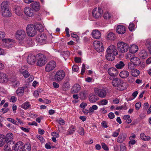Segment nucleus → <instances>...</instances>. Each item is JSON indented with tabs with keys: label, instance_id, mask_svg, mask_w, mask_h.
Instances as JSON below:
<instances>
[{
	"label": "nucleus",
	"instance_id": "obj_45",
	"mask_svg": "<svg viewBox=\"0 0 151 151\" xmlns=\"http://www.w3.org/2000/svg\"><path fill=\"white\" fill-rule=\"evenodd\" d=\"M75 130V128L73 126H72L69 128L68 131L67 132V134L70 135L73 134Z\"/></svg>",
	"mask_w": 151,
	"mask_h": 151
},
{
	"label": "nucleus",
	"instance_id": "obj_21",
	"mask_svg": "<svg viewBox=\"0 0 151 151\" xmlns=\"http://www.w3.org/2000/svg\"><path fill=\"white\" fill-rule=\"evenodd\" d=\"M116 31L119 34H123L125 32L126 29L124 26L120 25L117 27Z\"/></svg>",
	"mask_w": 151,
	"mask_h": 151
},
{
	"label": "nucleus",
	"instance_id": "obj_11",
	"mask_svg": "<svg viewBox=\"0 0 151 151\" xmlns=\"http://www.w3.org/2000/svg\"><path fill=\"white\" fill-rule=\"evenodd\" d=\"M94 91L96 94L100 97L104 98L106 96V91L104 89L96 88L94 89Z\"/></svg>",
	"mask_w": 151,
	"mask_h": 151
},
{
	"label": "nucleus",
	"instance_id": "obj_7",
	"mask_svg": "<svg viewBox=\"0 0 151 151\" xmlns=\"http://www.w3.org/2000/svg\"><path fill=\"white\" fill-rule=\"evenodd\" d=\"M65 75L64 71L62 70H58L54 76V79L57 82L61 81L65 77Z\"/></svg>",
	"mask_w": 151,
	"mask_h": 151
},
{
	"label": "nucleus",
	"instance_id": "obj_44",
	"mask_svg": "<svg viewBox=\"0 0 151 151\" xmlns=\"http://www.w3.org/2000/svg\"><path fill=\"white\" fill-rule=\"evenodd\" d=\"M61 55H62L64 58L65 59L69 57L70 55V52L68 51H64L61 53Z\"/></svg>",
	"mask_w": 151,
	"mask_h": 151
},
{
	"label": "nucleus",
	"instance_id": "obj_14",
	"mask_svg": "<svg viewBox=\"0 0 151 151\" xmlns=\"http://www.w3.org/2000/svg\"><path fill=\"white\" fill-rule=\"evenodd\" d=\"M138 47L137 45H132L130 46L129 50L131 53H127V58H130L131 57V53L134 54L136 53L138 51Z\"/></svg>",
	"mask_w": 151,
	"mask_h": 151
},
{
	"label": "nucleus",
	"instance_id": "obj_43",
	"mask_svg": "<svg viewBox=\"0 0 151 151\" xmlns=\"http://www.w3.org/2000/svg\"><path fill=\"white\" fill-rule=\"evenodd\" d=\"M131 74L134 77H137L139 74V71L137 69H134L131 71Z\"/></svg>",
	"mask_w": 151,
	"mask_h": 151
},
{
	"label": "nucleus",
	"instance_id": "obj_8",
	"mask_svg": "<svg viewBox=\"0 0 151 151\" xmlns=\"http://www.w3.org/2000/svg\"><path fill=\"white\" fill-rule=\"evenodd\" d=\"M26 34L25 32L23 30H19L17 31L16 33V38L20 42L23 41L25 37Z\"/></svg>",
	"mask_w": 151,
	"mask_h": 151
},
{
	"label": "nucleus",
	"instance_id": "obj_49",
	"mask_svg": "<svg viewBox=\"0 0 151 151\" xmlns=\"http://www.w3.org/2000/svg\"><path fill=\"white\" fill-rule=\"evenodd\" d=\"M12 84L13 86L14 87H17L19 85V81L14 80L12 81Z\"/></svg>",
	"mask_w": 151,
	"mask_h": 151
},
{
	"label": "nucleus",
	"instance_id": "obj_22",
	"mask_svg": "<svg viewBox=\"0 0 151 151\" xmlns=\"http://www.w3.org/2000/svg\"><path fill=\"white\" fill-rule=\"evenodd\" d=\"M109 75L111 76H116L118 74V71L116 69L114 68H109L108 70Z\"/></svg>",
	"mask_w": 151,
	"mask_h": 151
},
{
	"label": "nucleus",
	"instance_id": "obj_28",
	"mask_svg": "<svg viewBox=\"0 0 151 151\" xmlns=\"http://www.w3.org/2000/svg\"><path fill=\"white\" fill-rule=\"evenodd\" d=\"M129 73L127 70H123L121 71L119 73V76L123 79H125L128 77Z\"/></svg>",
	"mask_w": 151,
	"mask_h": 151
},
{
	"label": "nucleus",
	"instance_id": "obj_13",
	"mask_svg": "<svg viewBox=\"0 0 151 151\" xmlns=\"http://www.w3.org/2000/svg\"><path fill=\"white\" fill-rule=\"evenodd\" d=\"M12 40L4 38L2 39V46L4 47L9 48L12 47L13 42Z\"/></svg>",
	"mask_w": 151,
	"mask_h": 151
},
{
	"label": "nucleus",
	"instance_id": "obj_18",
	"mask_svg": "<svg viewBox=\"0 0 151 151\" xmlns=\"http://www.w3.org/2000/svg\"><path fill=\"white\" fill-rule=\"evenodd\" d=\"M23 143L21 141L17 142L14 147V151H21L23 147Z\"/></svg>",
	"mask_w": 151,
	"mask_h": 151
},
{
	"label": "nucleus",
	"instance_id": "obj_9",
	"mask_svg": "<svg viewBox=\"0 0 151 151\" xmlns=\"http://www.w3.org/2000/svg\"><path fill=\"white\" fill-rule=\"evenodd\" d=\"M103 14V11L102 9L99 7L95 8L92 11V14L93 17L95 18H99Z\"/></svg>",
	"mask_w": 151,
	"mask_h": 151
},
{
	"label": "nucleus",
	"instance_id": "obj_41",
	"mask_svg": "<svg viewBox=\"0 0 151 151\" xmlns=\"http://www.w3.org/2000/svg\"><path fill=\"white\" fill-rule=\"evenodd\" d=\"M36 30L40 32H43L44 30V28L42 24H36Z\"/></svg>",
	"mask_w": 151,
	"mask_h": 151
},
{
	"label": "nucleus",
	"instance_id": "obj_25",
	"mask_svg": "<svg viewBox=\"0 0 151 151\" xmlns=\"http://www.w3.org/2000/svg\"><path fill=\"white\" fill-rule=\"evenodd\" d=\"M127 137V135L126 134H120L117 138V142L120 143H122L125 140Z\"/></svg>",
	"mask_w": 151,
	"mask_h": 151
},
{
	"label": "nucleus",
	"instance_id": "obj_6",
	"mask_svg": "<svg viewBox=\"0 0 151 151\" xmlns=\"http://www.w3.org/2000/svg\"><path fill=\"white\" fill-rule=\"evenodd\" d=\"M37 65L39 66H42L44 65L47 62V60L45 56L41 54L37 55Z\"/></svg>",
	"mask_w": 151,
	"mask_h": 151
},
{
	"label": "nucleus",
	"instance_id": "obj_16",
	"mask_svg": "<svg viewBox=\"0 0 151 151\" xmlns=\"http://www.w3.org/2000/svg\"><path fill=\"white\" fill-rule=\"evenodd\" d=\"M24 13L27 16L32 17L34 14L33 10L29 7H25L24 9Z\"/></svg>",
	"mask_w": 151,
	"mask_h": 151
},
{
	"label": "nucleus",
	"instance_id": "obj_10",
	"mask_svg": "<svg viewBox=\"0 0 151 151\" xmlns=\"http://www.w3.org/2000/svg\"><path fill=\"white\" fill-rule=\"evenodd\" d=\"M56 65V63L55 61L52 60L49 62L45 66V70L47 72L51 71L55 68Z\"/></svg>",
	"mask_w": 151,
	"mask_h": 151
},
{
	"label": "nucleus",
	"instance_id": "obj_56",
	"mask_svg": "<svg viewBox=\"0 0 151 151\" xmlns=\"http://www.w3.org/2000/svg\"><path fill=\"white\" fill-rule=\"evenodd\" d=\"M134 64L132 63H129L128 64V68L130 70H132L134 69Z\"/></svg>",
	"mask_w": 151,
	"mask_h": 151
},
{
	"label": "nucleus",
	"instance_id": "obj_15",
	"mask_svg": "<svg viewBox=\"0 0 151 151\" xmlns=\"http://www.w3.org/2000/svg\"><path fill=\"white\" fill-rule=\"evenodd\" d=\"M6 143L4 147V150L7 151H10L13 150L14 147L15 145L14 142L10 141V142H6Z\"/></svg>",
	"mask_w": 151,
	"mask_h": 151
},
{
	"label": "nucleus",
	"instance_id": "obj_58",
	"mask_svg": "<svg viewBox=\"0 0 151 151\" xmlns=\"http://www.w3.org/2000/svg\"><path fill=\"white\" fill-rule=\"evenodd\" d=\"M120 147V151H126V147L124 144L121 145Z\"/></svg>",
	"mask_w": 151,
	"mask_h": 151
},
{
	"label": "nucleus",
	"instance_id": "obj_31",
	"mask_svg": "<svg viewBox=\"0 0 151 151\" xmlns=\"http://www.w3.org/2000/svg\"><path fill=\"white\" fill-rule=\"evenodd\" d=\"M88 91H83L79 93L80 98L81 99H85L88 96Z\"/></svg>",
	"mask_w": 151,
	"mask_h": 151
},
{
	"label": "nucleus",
	"instance_id": "obj_17",
	"mask_svg": "<svg viewBox=\"0 0 151 151\" xmlns=\"http://www.w3.org/2000/svg\"><path fill=\"white\" fill-rule=\"evenodd\" d=\"M46 39L47 37L45 34H40L37 37L36 40L37 42L41 43L45 42Z\"/></svg>",
	"mask_w": 151,
	"mask_h": 151
},
{
	"label": "nucleus",
	"instance_id": "obj_3",
	"mask_svg": "<svg viewBox=\"0 0 151 151\" xmlns=\"http://www.w3.org/2000/svg\"><path fill=\"white\" fill-rule=\"evenodd\" d=\"M9 4L8 1H4L1 4V11L2 15L4 17H10L12 15L8 8Z\"/></svg>",
	"mask_w": 151,
	"mask_h": 151
},
{
	"label": "nucleus",
	"instance_id": "obj_60",
	"mask_svg": "<svg viewBox=\"0 0 151 151\" xmlns=\"http://www.w3.org/2000/svg\"><path fill=\"white\" fill-rule=\"evenodd\" d=\"M128 81L129 83H133L134 81V78L133 77L130 76L128 78Z\"/></svg>",
	"mask_w": 151,
	"mask_h": 151
},
{
	"label": "nucleus",
	"instance_id": "obj_52",
	"mask_svg": "<svg viewBox=\"0 0 151 151\" xmlns=\"http://www.w3.org/2000/svg\"><path fill=\"white\" fill-rule=\"evenodd\" d=\"M108 101L106 99H103L99 102V104L101 105H105L107 104Z\"/></svg>",
	"mask_w": 151,
	"mask_h": 151
},
{
	"label": "nucleus",
	"instance_id": "obj_54",
	"mask_svg": "<svg viewBox=\"0 0 151 151\" xmlns=\"http://www.w3.org/2000/svg\"><path fill=\"white\" fill-rule=\"evenodd\" d=\"M56 122L58 123L60 125H63L65 123L64 120L62 118H59L57 120Z\"/></svg>",
	"mask_w": 151,
	"mask_h": 151
},
{
	"label": "nucleus",
	"instance_id": "obj_34",
	"mask_svg": "<svg viewBox=\"0 0 151 151\" xmlns=\"http://www.w3.org/2000/svg\"><path fill=\"white\" fill-rule=\"evenodd\" d=\"M141 139L145 141H148L151 139V137L149 136H146L143 133H142L140 134Z\"/></svg>",
	"mask_w": 151,
	"mask_h": 151
},
{
	"label": "nucleus",
	"instance_id": "obj_55",
	"mask_svg": "<svg viewBox=\"0 0 151 151\" xmlns=\"http://www.w3.org/2000/svg\"><path fill=\"white\" fill-rule=\"evenodd\" d=\"M120 131V129L119 128L116 131L113 132L112 135V136L114 137H117L119 134Z\"/></svg>",
	"mask_w": 151,
	"mask_h": 151
},
{
	"label": "nucleus",
	"instance_id": "obj_47",
	"mask_svg": "<svg viewBox=\"0 0 151 151\" xmlns=\"http://www.w3.org/2000/svg\"><path fill=\"white\" fill-rule=\"evenodd\" d=\"M146 44L148 47L149 51L151 54V40H147L146 41Z\"/></svg>",
	"mask_w": 151,
	"mask_h": 151
},
{
	"label": "nucleus",
	"instance_id": "obj_20",
	"mask_svg": "<svg viewBox=\"0 0 151 151\" xmlns=\"http://www.w3.org/2000/svg\"><path fill=\"white\" fill-rule=\"evenodd\" d=\"M36 57L32 55H29L28 56L27 58V63L30 65H33L36 61Z\"/></svg>",
	"mask_w": 151,
	"mask_h": 151
},
{
	"label": "nucleus",
	"instance_id": "obj_5",
	"mask_svg": "<svg viewBox=\"0 0 151 151\" xmlns=\"http://www.w3.org/2000/svg\"><path fill=\"white\" fill-rule=\"evenodd\" d=\"M118 51L122 53L127 52L129 48L128 45L122 42H119L117 44Z\"/></svg>",
	"mask_w": 151,
	"mask_h": 151
},
{
	"label": "nucleus",
	"instance_id": "obj_24",
	"mask_svg": "<svg viewBox=\"0 0 151 151\" xmlns=\"http://www.w3.org/2000/svg\"><path fill=\"white\" fill-rule=\"evenodd\" d=\"M130 61L134 65L136 66H138L141 63L140 59L136 57L131 58L130 59Z\"/></svg>",
	"mask_w": 151,
	"mask_h": 151
},
{
	"label": "nucleus",
	"instance_id": "obj_12",
	"mask_svg": "<svg viewBox=\"0 0 151 151\" xmlns=\"http://www.w3.org/2000/svg\"><path fill=\"white\" fill-rule=\"evenodd\" d=\"M93 45L95 49L100 52L104 50V47L102 42L98 41H95L93 42Z\"/></svg>",
	"mask_w": 151,
	"mask_h": 151
},
{
	"label": "nucleus",
	"instance_id": "obj_37",
	"mask_svg": "<svg viewBox=\"0 0 151 151\" xmlns=\"http://www.w3.org/2000/svg\"><path fill=\"white\" fill-rule=\"evenodd\" d=\"M30 106L29 102L27 101L22 104L21 105V107L24 109H27L29 108Z\"/></svg>",
	"mask_w": 151,
	"mask_h": 151
},
{
	"label": "nucleus",
	"instance_id": "obj_2",
	"mask_svg": "<svg viewBox=\"0 0 151 151\" xmlns=\"http://www.w3.org/2000/svg\"><path fill=\"white\" fill-rule=\"evenodd\" d=\"M112 84L119 90H123L127 87L126 83L120 78H115L113 80Z\"/></svg>",
	"mask_w": 151,
	"mask_h": 151
},
{
	"label": "nucleus",
	"instance_id": "obj_62",
	"mask_svg": "<svg viewBox=\"0 0 151 151\" xmlns=\"http://www.w3.org/2000/svg\"><path fill=\"white\" fill-rule=\"evenodd\" d=\"M17 99L16 97L14 96H13L10 99V101L14 103L17 101Z\"/></svg>",
	"mask_w": 151,
	"mask_h": 151
},
{
	"label": "nucleus",
	"instance_id": "obj_53",
	"mask_svg": "<svg viewBox=\"0 0 151 151\" xmlns=\"http://www.w3.org/2000/svg\"><path fill=\"white\" fill-rule=\"evenodd\" d=\"M7 120L14 124L16 125H17V121L11 118H7Z\"/></svg>",
	"mask_w": 151,
	"mask_h": 151
},
{
	"label": "nucleus",
	"instance_id": "obj_26",
	"mask_svg": "<svg viewBox=\"0 0 151 151\" xmlns=\"http://www.w3.org/2000/svg\"><path fill=\"white\" fill-rule=\"evenodd\" d=\"M14 9V11L17 15L19 16L22 15L23 9L20 7L15 6Z\"/></svg>",
	"mask_w": 151,
	"mask_h": 151
},
{
	"label": "nucleus",
	"instance_id": "obj_27",
	"mask_svg": "<svg viewBox=\"0 0 151 151\" xmlns=\"http://www.w3.org/2000/svg\"><path fill=\"white\" fill-rule=\"evenodd\" d=\"M92 37L96 39L99 38L101 37V33L100 32L97 30H94L92 32Z\"/></svg>",
	"mask_w": 151,
	"mask_h": 151
},
{
	"label": "nucleus",
	"instance_id": "obj_59",
	"mask_svg": "<svg viewBox=\"0 0 151 151\" xmlns=\"http://www.w3.org/2000/svg\"><path fill=\"white\" fill-rule=\"evenodd\" d=\"M101 145L103 149L106 151H108L109 150L108 147L105 143H102Z\"/></svg>",
	"mask_w": 151,
	"mask_h": 151
},
{
	"label": "nucleus",
	"instance_id": "obj_40",
	"mask_svg": "<svg viewBox=\"0 0 151 151\" xmlns=\"http://www.w3.org/2000/svg\"><path fill=\"white\" fill-rule=\"evenodd\" d=\"M5 138V136L4 135H0V147L3 146L6 142Z\"/></svg>",
	"mask_w": 151,
	"mask_h": 151
},
{
	"label": "nucleus",
	"instance_id": "obj_38",
	"mask_svg": "<svg viewBox=\"0 0 151 151\" xmlns=\"http://www.w3.org/2000/svg\"><path fill=\"white\" fill-rule=\"evenodd\" d=\"M31 150V146L29 144H27L23 145L22 148V151H30Z\"/></svg>",
	"mask_w": 151,
	"mask_h": 151
},
{
	"label": "nucleus",
	"instance_id": "obj_36",
	"mask_svg": "<svg viewBox=\"0 0 151 151\" xmlns=\"http://www.w3.org/2000/svg\"><path fill=\"white\" fill-rule=\"evenodd\" d=\"M24 89L22 87L19 88L16 91V93L17 95L21 96L23 94Z\"/></svg>",
	"mask_w": 151,
	"mask_h": 151
},
{
	"label": "nucleus",
	"instance_id": "obj_57",
	"mask_svg": "<svg viewBox=\"0 0 151 151\" xmlns=\"http://www.w3.org/2000/svg\"><path fill=\"white\" fill-rule=\"evenodd\" d=\"M37 137L40 141L42 143L45 142V140L42 136L40 135H37Z\"/></svg>",
	"mask_w": 151,
	"mask_h": 151
},
{
	"label": "nucleus",
	"instance_id": "obj_63",
	"mask_svg": "<svg viewBox=\"0 0 151 151\" xmlns=\"http://www.w3.org/2000/svg\"><path fill=\"white\" fill-rule=\"evenodd\" d=\"M134 24H130L129 26V29L130 31H132L134 29Z\"/></svg>",
	"mask_w": 151,
	"mask_h": 151
},
{
	"label": "nucleus",
	"instance_id": "obj_19",
	"mask_svg": "<svg viewBox=\"0 0 151 151\" xmlns=\"http://www.w3.org/2000/svg\"><path fill=\"white\" fill-rule=\"evenodd\" d=\"M30 6L33 10L36 11H39L40 8V3L37 1H33L30 4Z\"/></svg>",
	"mask_w": 151,
	"mask_h": 151
},
{
	"label": "nucleus",
	"instance_id": "obj_4",
	"mask_svg": "<svg viewBox=\"0 0 151 151\" xmlns=\"http://www.w3.org/2000/svg\"><path fill=\"white\" fill-rule=\"evenodd\" d=\"M26 31L27 35L30 37H33L37 34L36 27L35 25L29 24L26 27Z\"/></svg>",
	"mask_w": 151,
	"mask_h": 151
},
{
	"label": "nucleus",
	"instance_id": "obj_50",
	"mask_svg": "<svg viewBox=\"0 0 151 151\" xmlns=\"http://www.w3.org/2000/svg\"><path fill=\"white\" fill-rule=\"evenodd\" d=\"M78 132L80 135L83 136L85 133L83 127H79V129L78 130Z\"/></svg>",
	"mask_w": 151,
	"mask_h": 151
},
{
	"label": "nucleus",
	"instance_id": "obj_46",
	"mask_svg": "<svg viewBox=\"0 0 151 151\" xmlns=\"http://www.w3.org/2000/svg\"><path fill=\"white\" fill-rule=\"evenodd\" d=\"M111 15L110 13L107 12H105L104 15V17L105 19H109L111 18Z\"/></svg>",
	"mask_w": 151,
	"mask_h": 151
},
{
	"label": "nucleus",
	"instance_id": "obj_1",
	"mask_svg": "<svg viewBox=\"0 0 151 151\" xmlns=\"http://www.w3.org/2000/svg\"><path fill=\"white\" fill-rule=\"evenodd\" d=\"M106 53V58L109 61H112L114 60L115 58L114 56L118 54L116 47L113 45H110L108 47Z\"/></svg>",
	"mask_w": 151,
	"mask_h": 151
},
{
	"label": "nucleus",
	"instance_id": "obj_39",
	"mask_svg": "<svg viewBox=\"0 0 151 151\" xmlns=\"http://www.w3.org/2000/svg\"><path fill=\"white\" fill-rule=\"evenodd\" d=\"M125 64L124 62L122 61H120L116 63L115 65V67L117 69H122L123 68Z\"/></svg>",
	"mask_w": 151,
	"mask_h": 151
},
{
	"label": "nucleus",
	"instance_id": "obj_64",
	"mask_svg": "<svg viewBox=\"0 0 151 151\" xmlns=\"http://www.w3.org/2000/svg\"><path fill=\"white\" fill-rule=\"evenodd\" d=\"M85 65L84 64H83L82 65V66L81 72V73L82 74V75H83L84 73L85 72Z\"/></svg>",
	"mask_w": 151,
	"mask_h": 151
},
{
	"label": "nucleus",
	"instance_id": "obj_61",
	"mask_svg": "<svg viewBox=\"0 0 151 151\" xmlns=\"http://www.w3.org/2000/svg\"><path fill=\"white\" fill-rule=\"evenodd\" d=\"M141 106V104L140 102H138L135 105V109L138 110L140 108Z\"/></svg>",
	"mask_w": 151,
	"mask_h": 151
},
{
	"label": "nucleus",
	"instance_id": "obj_33",
	"mask_svg": "<svg viewBox=\"0 0 151 151\" xmlns=\"http://www.w3.org/2000/svg\"><path fill=\"white\" fill-rule=\"evenodd\" d=\"M139 55L141 58L145 59L147 57V52L145 50H142L139 53Z\"/></svg>",
	"mask_w": 151,
	"mask_h": 151
},
{
	"label": "nucleus",
	"instance_id": "obj_29",
	"mask_svg": "<svg viewBox=\"0 0 151 151\" xmlns=\"http://www.w3.org/2000/svg\"><path fill=\"white\" fill-rule=\"evenodd\" d=\"M0 75V81L1 82L6 83L8 81V78L6 75L3 73H1Z\"/></svg>",
	"mask_w": 151,
	"mask_h": 151
},
{
	"label": "nucleus",
	"instance_id": "obj_48",
	"mask_svg": "<svg viewBox=\"0 0 151 151\" xmlns=\"http://www.w3.org/2000/svg\"><path fill=\"white\" fill-rule=\"evenodd\" d=\"M98 107L96 105H93L92 107H90L89 109V111L90 112H93L94 110L97 109Z\"/></svg>",
	"mask_w": 151,
	"mask_h": 151
},
{
	"label": "nucleus",
	"instance_id": "obj_35",
	"mask_svg": "<svg viewBox=\"0 0 151 151\" xmlns=\"http://www.w3.org/2000/svg\"><path fill=\"white\" fill-rule=\"evenodd\" d=\"M107 38L109 40H114L116 39V37L114 33L111 32L107 34Z\"/></svg>",
	"mask_w": 151,
	"mask_h": 151
},
{
	"label": "nucleus",
	"instance_id": "obj_30",
	"mask_svg": "<svg viewBox=\"0 0 151 151\" xmlns=\"http://www.w3.org/2000/svg\"><path fill=\"white\" fill-rule=\"evenodd\" d=\"M89 99L91 102L94 103L95 102L99 99V98L96 95L92 94L90 95Z\"/></svg>",
	"mask_w": 151,
	"mask_h": 151
},
{
	"label": "nucleus",
	"instance_id": "obj_23",
	"mask_svg": "<svg viewBox=\"0 0 151 151\" xmlns=\"http://www.w3.org/2000/svg\"><path fill=\"white\" fill-rule=\"evenodd\" d=\"M81 88V86L79 84H75L71 88V92L73 93H77L80 91Z\"/></svg>",
	"mask_w": 151,
	"mask_h": 151
},
{
	"label": "nucleus",
	"instance_id": "obj_51",
	"mask_svg": "<svg viewBox=\"0 0 151 151\" xmlns=\"http://www.w3.org/2000/svg\"><path fill=\"white\" fill-rule=\"evenodd\" d=\"M21 73L25 78H27L29 76V74L27 70L23 71Z\"/></svg>",
	"mask_w": 151,
	"mask_h": 151
},
{
	"label": "nucleus",
	"instance_id": "obj_42",
	"mask_svg": "<svg viewBox=\"0 0 151 151\" xmlns=\"http://www.w3.org/2000/svg\"><path fill=\"white\" fill-rule=\"evenodd\" d=\"M70 87V85L69 82L68 81H65L63 85V88L65 90L68 89Z\"/></svg>",
	"mask_w": 151,
	"mask_h": 151
},
{
	"label": "nucleus",
	"instance_id": "obj_32",
	"mask_svg": "<svg viewBox=\"0 0 151 151\" xmlns=\"http://www.w3.org/2000/svg\"><path fill=\"white\" fill-rule=\"evenodd\" d=\"M13 135L12 133H8L5 136V139L6 140V142H10V141H12L13 139Z\"/></svg>",
	"mask_w": 151,
	"mask_h": 151
}]
</instances>
